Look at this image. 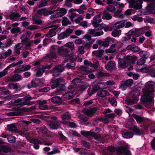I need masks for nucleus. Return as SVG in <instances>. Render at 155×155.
<instances>
[{
  "instance_id": "f257e3e1",
  "label": "nucleus",
  "mask_w": 155,
  "mask_h": 155,
  "mask_svg": "<svg viewBox=\"0 0 155 155\" xmlns=\"http://www.w3.org/2000/svg\"><path fill=\"white\" fill-rule=\"evenodd\" d=\"M155 83L152 81H149L146 83L145 86L151 88L149 89L146 88L143 91L144 95L141 97V101L145 106H147L148 103L153 104V99L152 96V94L154 91L153 88L155 85Z\"/></svg>"
},
{
  "instance_id": "f03ea898",
  "label": "nucleus",
  "mask_w": 155,
  "mask_h": 155,
  "mask_svg": "<svg viewBox=\"0 0 155 155\" xmlns=\"http://www.w3.org/2000/svg\"><path fill=\"white\" fill-rule=\"evenodd\" d=\"M23 98L24 99L20 98L15 101V103L17 104V106L18 107H20L24 105H31L35 103L34 102L28 101L33 99V98L29 95L24 97Z\"/></svg>"
},
{
  "instance_id": "7ed1b4c3",
  "label": "nucleus",
  "mask_w": 155,
  "mask_h": 155,
  "mask_svg": "<svg viewBox=\"0 0 155 155\" xmlns=\"http://www.w3.org/2000/svg\"><path fill=\"white\" fill-rule=\"evenodd\" d=\"M104 83H100L98 84H96L94 85L92 90L91 91H88V94L90 96L91 95L95 93L96 91L100 89L101 87L104 88Z\"/></svg>"
},
{
  "instance_id": "20e7f679",
  "label": "nucleus",
  "mask_w": 155,
  "mask_h": 155,
  "mask_svg": "<svg viewBox=\"0 0 155 155\" xmlns=\"http://www.w3.org/2000/svg\"><path fill=\"white\" fill-rule=\"evenodd\" d=\"M118 151L123 155H131V152L129 150L128 147L125 145L120 147L118 149Z\"/></svg>"
},
{
  "instance_id": "39448f33",
  "label": "nucleus",
  "mask_w": 155,
  "mask_h": 155,
  "mask_svg": "<svg viewBox=\"0 0 155 155\" xmlns=\"http://www.w3.org/2000/svg\"><path fill=\"white\" fill-rule=\"evenodd\" d=\"M118 66L119 68L124 69L127 67L129 65L125 60V58H119L118 61Z\"/></svg>"
},
{
  "instance_id": "423d86ee",
  "label": "nucleus",
  "mask_w": 155,
  "mask_h": 155,
  "mask_svg": "<svg viewBox=\"0 0 155 155\" xmlns=\"http://www.w3.org/2000/svg\"><path fill=\"white\" fill-rule=\"evenodd\" d=\"M41 80L40 79H36L32 80L31 83L27 85V87L28 89L32 87H36L39 86L41 82Z\"/></svg>"
},
{
  "instance_id": "0eeeda50",
  "label": "nucleus",
  "mask_w": 155,
  "mask_h": 155,
  "mask_svg": "<svg viewBox=\"0 0 155 155\" xmlns=\"http://www.w3.org/2000/svg\"><path fill=\"white\" fill-rule=\"evenodd\" d=\"M58 27V25H55L48 27V28H51L50 29L48 33L46 34V36L48 38H51L55 36L56 34V33L54 31V30L56 29Z\"/></svg>"
},
{
  "instance_id": "6e6552de",
  "label": "nucleus",
  "mask_w": 155,
  "mask_h": 155,
  "mask_svg": "<svg viewBox=\"0 0 155 155\" xmlns=\"http://www.w3.org/2000/svg\"><path fill=\"white\" fill-rule=\"evenodd\" d=\"M125 58L126 61H127L129 65L131 64L134 63L137 60L136 57L134 55H128Z\"/></svg>"
},
{
  "instance_id": "1a4fd4ad",
  "label": "nucleus",
  "mask_w": 155,
  "mask_h": 155,
  "mask_svg": "<svg viewBox=\"0 0 155 155\" xmlns=\"http://www.w3.org/2000/svg\"><path fill=\"white\" fill-rule=\"evenodd\" d=\"M64 70V68L61 66H56L54 69L53 76L55 77L58 76L59 73L62 72Z\"/></svg>"
},
{
  "instance_id": "9d476101",
  "label": "nucleus",
  "mask_w": 155,
  "mask_h": 155,
  "mask_svg": "<svg viewBox=\"0 0 155 155\" xmlns=\"http://www.w3.org/2000/svg\"><path fill=\"white\" fill-rule=\"evenodd\" d=\"M61 81V80L60 78H58L54 80L53 78L51 80V86L52 89L55 88L58 86L60 82Z\"/></svg>"
},
{
  "instance_id": "9b49d317",
  "label": "nucleus",
  "mask_w": 155,
  "mask_h": 155,
  "mask_svg": "<svg viewBox=\"0 0 155 155\" xmlns=\"http://www.w3.org/2000/svg\"><path fill=\"white\" fill-rule=\"evenodd\" d=\"M62 51L64 52H65V57H66L65 59H70V60H74L76 59L77 57L76 56L74 55L73 54H70L69 55L67 54L68 53V49L67 48L63 49Z\"/></svg>"
},
{
  "instance_id": "f8f14e48",
  "label": "nucleus",
  "mask_w": 155,
  "mask_h": 155,
  "mask_svg": "<svg viewBox=\"0 0 155 155\" xmlns=\"http://www.w3.org/2000/svg\"><path fill=\"white\" fill-rule=\"evenodd\" d=\"M11 151V148L7 146L0 145V153H7Z\"/></svg>"
},
{
  "instance_id": "ddd939ff",
  "label": "nucleus",
  "mask_w": 155,
  "mask_h": 155,
  "mask_svg": "<svg viewBox=\"0 0 155 155\" xmlns=\"http://www.w3.org/2000/svg\"><path fill=\"white\" fill-rule=\"evenodd\" d=\"M30 142L34 144L33 147L36 149H38L39 147V144L41 143V142L38 139H32L30 140Z\"/></svg>"
},
{
  "instance_id": "4468645a",
  "label": "nucleus",
  "mask_w": 155,
  "mask_h": 155,
  "mask_svg": "<svg viewBox=\"0 0 155 155\" xmlns=\"http://www.w3.org/2000/svg\"><path fill=\"white\" fill-rule=\"evenodd\" d=\"M125 24V21H122L116 22L114 25V27L117 29H119L123 27Z\"/></svg>"
},
{
  "instance_id": "2eb2a0df",
  "label": "nucleus",
  "mask_w": 155,
  "mask_h": 155,
  "mask_svg": "<svg viewBox=\"0 0 155 155\" xmlns=\"http://www.w3.org/2000/svg\"><path fill=\"white\" fill-rule=\"evenodd\" d=\"M96 109L95 108H94L90 109H86L83 110L84 114L88 116H91L96 111Z\"/></svg>"
},
{
  "instance_id": "dca6fc26",
  "label": "nucleus",
  "mask_w": 155,
  "mask_h": 155,
  "mask_svg": "<svg viewBox=\"0 0 155 155\" xmlns=\"http://www.w3.org/2000/svg\"><path fill=\"white\" fill-rule=\"evenodd\" d=\"M73 95L72 92H69L63 95L62 98L64 100H66L72 98Z\"/></svg>"
},
{
  "instance_id": "f3484780",
  "label": "nucleus",
  "mask_w": 155,
  "mask_h": 155,
  "mask_svg": "<svg viewBox=\"0 0 155 155\" xmlns=\"http://www.w3.org/2000/svg\"><path fill=\"white\" fill-rule=\"evenodd\" d=\"M62 98L59 96H55L52 97L51 101L55 104H59L61 103Z\"/></svg>"
},
{
  "instance_id": "a211bd4d",
  "label": "nucleus",
  "mask_w": 155,
  "mask_h": 155,
  "mask_svg": "<svg viewBox=\"0 0 155 155\" xmlns=\"http://www.w3.org/2000/svg\"><path fill=\"white\" fill-rule=\"evenodd\" d=\"M109 93L106 90H103L98 91L97 94L99 97H102L107 95Z\"/></svg>"
},
{
  "instance_id": "6ab92c4d",
  "label": "nucleus",
  "mask_w": 155,
  "mask_h": 155,
  "mask_svg": "<svg viewBox=\"0 0 155 155\" xmlns=\"http://www.w3.org/2000/svg\"><path fill=\"white\" fill-rule=\"evenodd\" d=\"M129 129L136 133V134L138 135H140L142 134L143 133V131L139 129L136 126H133L130 127L129 128Z\"/></svg>"
},
{
  "instance_id": "aec40b11",
  "label": "nucleus",
  "mask_w": 155,
  "mask_h": 155,
  "mask_svg": "<svg viewBox=\"0 0 155 155\" xmlns=\"http://www.w3.org/2000/svg\"><path fill=\"white\" fill-rule=\"evenodd\" d=\"M114 40V39L108 37L105 39V41L103 42L102 45L104 47H107L108 46L110 42L111 41L113 42Z\"/></svg>"
},
{
  "instance_id": "412c9836",
  "label": "nucleus",
  "mask_w": 155,
  "mask_h": 155,
  "mask_svg": "<svg viewBox=\"0 0 155 155\" xmlns=\"http://www.w3.org/2000/svg\"><path fill=\"white\" fill-rule=\"evenodd\" d=\"M117 45L116 44H112L110 47V48L108 49H107L106 50V52L107 53H113L116 51V50L114 49V48L116 47Z\"/></svg>"
},
{
  "instance_id": "4be33fe9",
  "label": "nucleus",
  "mask_w": 155,
  "mask_h": 155,
  "mask_svg": "<svg viewBox=\"0 0 155 155\" xmlns=\"http://www.w3.org/2000/svg\"><path fill=\"white\" fill-rule=\"evenodd\" d=\"M79 70L81 71L82 73L84 74H87L89 73L91 71L89 70L87 67L82 66L79 68Z\"/></svg>"
},
{
  "instance_id": "5701e85b",
  "label": "nucleus",
  "mask_w": 155,
  "mask_h": 155,
  "mask_svg": "<svg viewBox=\"0 0 155 155\" xmlns=\"http://www.w3.org/2000/svg\"><path fill=\"white\" fill-rule=\"evenodd\" d=\"M31 33L30 32H28L27 33L22 35L21 37L22 41L23 42L26 41L30 37Z\"/></svg>"
},
{
  "instance_id": "b1692460",
  "label": "nucleus",
  "mask_w": 155,
  "mask_h": 155,
  "mask_svg": "<svg viewBox=\"0 0 155 155\" xmlns=\"http://www.w3.org/2000/svg\"><path fill=\"white\" fill-rule=\"evenodd\" d=\"M93 26L96 28L97 30H101L103 29L105 26V25L104 24H98L96 23H92Z\"/></svg>"
},
{
  "instance_id": "393cba45",
  "label": "nucleus",
  "mask_w": 155,
  "mask_h": 155,
  "mask_svg": "<svg viewBox=\"0 0 155 155\" xmlns=\"http://www.w3.org/2000/svg\"><path fill=\"white\" fill-rule=\"evenodd\" d=\"M37 13L40 15L46 16L48 15V12L46 9H42L37 11Z\"/></svg>"
},
{
  "instance_id": "a878e982",
  "label": "nucleus",
  "mask_w": 155,
  "mask_h": 155,
  "mask_svg": "<svg viewBox=\"0 0 155 155\" xmlns=\"http://www.w3.org/2000/svg\"><path fill=\"white\" fill-rule=\"evenodd\" d=\"M104 51L102 50H97L92 52V54L95 55L97 57L101 58L104 52Z\"/></svg>"
},
{
  "instance_id": "bb28decb",
  "label": "nucleus",
  "mask_w": 155,
  "mask_h": 155,
  "mask_svg": "<svg viewBox=\"0 0 155 155\" xmlns=\"http://www.w3.org/2000/svg\"><path fill=\"white\" fill-rule=\"evenodd\" d=\"M20 17L19 15L17 13H14L9 16L10 19L14 21L18 20Z\"/></svg>"
},
{
  "instance_id": "cd10ccee",
  "label": "nucleus",
  "mask_w": 155,
  "mask_h": 155,
  "mask_svg": "<svg viewBox=\"0 0 155 155\" xmlns=\"http://www.w3.org/2000/svg\"><path fill=\"white\" fill-rule=\"evenodd\" d=\"M122 136L127 138H130L133 137V135L131 133L129 132H124L122 133Z\"/></svg>"
},
{
  "instance_id": "c85d7f7f",
  "label": "nucleus",
  "mask_w": 155,
  "mask_h": 155,
  "mask_svg": "<svg viewBox=\"0 0 155 155\" xmlns=\"http://www.w3.org/2000/svg\"><path fill=\"white\" fill-rule=\"evenodd\" d=\"M148 11L151 12V13H155V4L154 3H152L149 4Z\"/></svg>"
},
{
  "instance_id": "c756f323",
  "label": "nucleus",
  "mask_w": 155,
  "mask_h": 155,
  "mask_svg": "<svg viewBox=\"0 0 155 155\" xmlns=\"http://www.w3.org/2000/svg\"><path fill=\"white\" fill-rule=\"evenodd\" d=\"M115 65V62L114 61H110L107 64L106 68L107 70H111L114 68Z\"/></svg>"
},
{
  "instance_id": "7c9ffc66",
  "label": "nucleus",
  "mask_w": 155,
  "mask_h": 155,
  "mask_svg": "<svg viewBox=\"0 0 155 155\" xmlns=\"http://www.w3.org/2000/svg\"><path fill=\"white\" fill-rule=\"evenodd\" d=\"M23 63L22 61L21 60L18 62H17L16 63H13L12 64H11L9 65L4 70H5L6 71V70L9 69L11 67H14L18 64H22Z\"/></svg>"
},
{
  "instance_id": "2f4dec72",
  "label": "nucleus",
  "mask_w": 155,
  "mask_h": 155,
  "mask_svg": "<svg viewBox=\"0 0 155 155\" xmlns=\"http://www.w3.org/2000/svg\"><path fill=\"white\" fill-rule=\"evenodd\" d=\"M62 23L63 26H66L70 24L71 22L66 17H64L62 18Z\"/></svg>"
},
{
  "instance_id": "473e14b6",
  "label": "nucleus",
  "mask_w": 155,
  "mask_h": 155,
  "mask_svg": "<svg viewBox=\"0 0 155 155\" xmlns=\"http://www.w3.org/2000/svg\"><path fill=\"white\" fill-rule=\"evenodd\" d=\"M101 21V17L99 15H97L93 19L92 23L98 24Z\"/></svg>"
},
{
  "instance_id": "72a5a7b5",
  "label": "nucleus",
  "mask_w": 155,
  "mask_h": 155,
  "mask_svg": "<svg viewBox=\"0 0 155 155\" xmlns=\"http://www.w3.org/2000/svg\"><path fill=\"white\" fill-rule=\"evenodd\" d=\"M32 21L35 24H40L42 22L41 20L39 19L38 17L36 15L33 16Z\"/></svg>"
},
{
  "instance_id": "f704fd0d",
  "label": "nucleus",
  "mask_w": 155,
  "mask_h": 155,
  "mask_svg": "<svg viewBox=\"0 0 155 155\" xmlns=\"http://www.w3.org/2000/svg\"><path fill=\"white\" fill-rule=\"evenodd\" d=\"M133 117L135 118L138 123H140L142 122L144 120L143 117L137 115H134Z\"/></svg>"
},
{
  "instance_id": "c9c22d12",
  "label": "nucleus",
  "mask_w": 155,
  "mask_h": 155,
  "mask_svg": "<svg viewBox=\"0 0 155 155\" xmlns=\"http://www.w3.org/2000/svg\"><path fill=\"white\" fill-rule=\"evenodd\" d=\"M7 127L8 130L11 132H15L17 130V128L13 124L8 125Z\"/></svg>"
},
{
  "instance_id": "e433bc0d",
  "label": "nucleus",
  "mask_w": 155,
  "mask_h": 155,
  "mask_svg": "<svg viewBox=\"0 0 155 155\" xmlns=\"http://www.w3.org/2000/svg\"><path fill=\"white\" fill-rule=\"evenodd\" d=\"M22 78L21 76L19 74H16L13 75L12 79L13 81H18Z\"/></svg>"
},
{
  "instance_id": "4c0bfd02",
  "label": "nucleus",
  "mask_w": 155,
  "mask_h": 155,
  "mask_svg": "<svg viewBox=\"0 0 155 155\" xmlns=\"http://www.w3.org/2000/svg\"><path fill=\"white\" fill-rule=\"evenodd\" d=\"M61 123L63 124L68 125L69 127L71 128H74L75 127V123L71 122H67L65 121H61Z\"/></svg>"
},
{
  "instance_id": "58836bf2",
  "label": "nucleus",
  "mask_w": 155,
  "mask_h": 155,
  "mask_svg": "<svg viewBox=\"0 0 155 155\" xmlns=\"http://www.w3.org/2000/svg\"><path fill=\"white\" fill-rule=\"evenodd\" d=\"M139 55L142 57L147 58L149 56V53L146 51H141L139 52Z\"/></svg>"
},
{
  "instance_id": "ea45409f",
  "label": "nucleus",
  "mask_w": 155,
  "mask_h": 155,
  "mask_svg": "<svg viewBox=\"0 0 155 155\" xmlns=\"http://www.w3.org/2000/svg\"><path fill=\"white\" fill-rule=\"evenodd\" d=\"M128 87L126 83L124 81H121L120 84V88L122 90H125Z\"/></svg>"
},
{
  "instance_id": "a19ab883",
  "label": "nucleus",
  "mask_w": 155,
  "mask_h": 155,
  "mask_svg": "<svg viewBox=\"0 0 155 155\" xmlns=\"http://www.w3.org/2000/svg\"><path fill=\"white\" fill-rule=\"evenodd\" d=\"M114 84V83L113 81L109 80L106 82L105 84L104 83V88H106L107 87L113 85Z\"/></svg>"
},
{
  "instance_id": "79ce46f5",
  "label": "nucleus",
  "mask_w": 155,
  "mask_h": 155,
  "mask_svg": "<svg viewBox=\"0 0 155 155\" xmlns=\"http://www.w3.org/2000/svg\"><path fill=\"white\" fill-rule=\"evenodd\" d=\"M81 134L82 135L87 137L94 134V133L90 131H82L81 132Z\"/></svg>"
},
{
  "instance_id": "37998d69",
  "label": "nucleus",
  "mask_w": 155,
  "mask_h": 155,
  "mask_svg": "<svg viewBox=\"0 0 155 155\" xmlns=\"http://www.w3.org/2000/svg\"><path fill=\"white\" fill-rule=\"evenodd\" d=\"M84 64L85 65H89L90 67H97L95 64L91 63L90 61H89L87 60H85L84 61Z\"/></svg>"
},
{
  "instance_id": "c03bdc74",
  "label": "nucleus",
  "mask_w": 155,
  "mask_h": 155,
  "mask_svg": "<svg viewBox=\"0 0 155 155\" xmlns=\"http://www.w3.org/2000/svg\"><path fill=\"white\" fill-rule=\"evenodd\" d=\"M108 101L110 103L112 106H115L117 105V101L114 97L109 98Z\"/></svg>"
},
{
  "instance_id": "a18cd8bd",
  "label": "nucleus",
  "mask_w": 155,
  "mask_h": 155,
  "mask_svg": "<svg viewBox=\"0 0 155 155\" xmlns=\"http://www.w3.org/2000/svg\"><path fill=\"white\" fill-rule=\"evenodd\" d=\"M132 19L134 21H137L139 22H142L143 21V18L141 17H139L137 15H134L132 18Z\"/></svg>"
},
{
  "instance_id": "49530a36",
  "label": "nucleus",
  "mask_w": 155,
  "mask_h": 155,
  "mask_svg": "<svg viewBox=\"0 0 155 155\" xmlns=\"http://www.w3.org/2000/svg\"><path fill=\"white\" fill-rule=\"evenodd\" d=\"M106 9L108 12H114L116 9L114 6L112 5H110L106 7Z\"/></svg>"
},
{
  "instance_id": "de8ad7c7",
  "label": "nucleus",
  "mask_w": 155,
  "mask_h": 155,
  "mask_svg": "<svg viewBox=\"0 0 155 155\" xmlns=\"http://www.w3.org/2000/svg\"><path fill=\"white\" fill-rule=\"evenodd\" d=\"M68 36L65 32H62L58 35V38L59 40L63 39Z\"/></svg>"
},
{
  "instance_id": "09e8293b",
  "label": "nucleus",
  "mask_w": 155,
  "mask_h": 155,
  "mask_svg": "<svg viewBox=\"0 0 155 155\" xmlns=\"http://www.w3.org/2000/svg\"><path fill=\"white\" fill-rule=\"evenodd\" d=\"M22 46V44L21 43H19L15 45V49L18 54H19L20 53V51H18V50L20 49Z\"/></svg>"
},
{
  "instance_id": "8fccbe9b",
  "label": "nucleus",
  "mask_w": 155,
  "mask_h": 155,
  "mask_svg": "<svg viewBox=\"0 0 155 155\" xmlns=\"http://www.w3.org/2000/svg\"><path fill=\"white\" fill-rule=\"evenodd\" d=\"M56 123V122H52L51 123L49 124L51 128L52 129H57L58 127V125Z\"/></svg>"
},
{
  "instance_id": "3c124183",
  "label": "nucleus",
  "mask_w": 155,
  "mask_h": 155,
  "mask_svg": "<svg viewBox=\"0 0 155 155\" xmlns=\"http://www.w3.org/2000/svg\"><path fill=\"white\" fill-rule=\"evenodd\" d=\"M112 35L114 37L119 36L120 35V32L118 30H115L113 31L111 33Z\"/></svg>"
},
{
  "instance_id": "603ef678",
  "label": "nucleus",
  "mask_w": 155,
  "mask_h": 155,
  "mask_svg": "<svg viewBox=\"0 0 155 155\" xmlns=\"http://www.w3.org/2000/svg\"><path fill=\"white\" fill-rule=\"evenodd\" d=\"M23 71V65L21 66H20L16 67L15 70V72L16 73H19L21 71Z\"/></svg>"
},
{
  "instance_id": "864d4df0",
  "label": "nucleus",
  "mask_w": 155,
  "mask_h": 155,
  "mask_svg": "<svg viewBox=\"0 0 155 155\" xmlns=\"http://www.w3.org/2000/svg\"><path fill=\"white\" fill-rule=\"evenodd\" d=\"M88 85L87 83H84V84L80 86V91L84 90L88 86Z\"/></svg>"
},
{
  "instance_id": "5fc2aeb1",
  "label": "nucleus",
  "mask_w": 155,
  "mask_h": 155,
  "mask_svg": "<svg viewBox=\"0 0 155 155\" xmlns=\"http://www.w3.org/2000/svg\"><path fill=\"white\" fill-rule=\"evenodd\" d=\"M139 95V93L137 92H135L133 94V99L136 102H137V99Z\"/></svg>"
},
{
  "instance_id": "6e6d98bb",
  "label": "nucleus",
  "mask_w": 155,
  "mask_h": 155,
  "mask_svg": "<svg viewBox=\"0 0 155 155\" xmlns=\"http://www.w3.org/2000/svg\"><path fill=\"white\" fill-rule=\"evenodd\" d=\"M72 82L74 84H76L80 82L83 83L84 82H83V81H82L80 79L76 78L73 80Z\"/></svg>"
},
{
  "instance_id": "4d7b16f0",
  "label": "nucleus",
  "mask_w": 155,
  "mask_h": 155,
  "mask_svg": "<svg viewBox=\"0 0 155 155\" xmlns=\"http://www.w3.org/2000/svg\"><path fill=\"white\" fill-rule=\"evenodd\" d=\"M20 28L19 27H16L12 29L11 31L12 33H15L20 32Z\"/></svg>"
},
{
  "instance_id": "13d9d810",
  "label": "nucleus",
  "mask_w": 155,
  "mask_h": 155,
  "mask_svg": "<svg viewBox=\"0 0 155 155\" xmlns=\"http://www.w3.org/2000/svg\"><path fill=\"white\" fill-rule=\"evenodd\" d=\"M145 63V60L143 58L140 59L137 62V64L139 65H143Z\"/></svg>"
},
{
  "instance_id": "bf43d9fd",
  "label": "nucleus",
  "mask_w": 155,
  "mask_h": 155,
  "mask_svg": "<svg viewBox=\"0 0 155 155\" xmlns=\"http://www.w3.org/2000/svg\"><path fill=\"white\" fill-rule=\"evenodd\" d=\"M15 137L14 136H10L8 137V141L11 143L14 142L15 141Z\"/></svg>"
},
{
  "instance_id": "052dcab7",
  "label": "nucleus",
  "mask_w": 155,
  "mask_h": 155,
  "mask_svg": "<svg viewBox=\"0 0 155 155\" xmlns=\"http://www.w3.org/2000/svg\"><path fill=\"white\" fill-rule=\"evenodd\" d=\"M78 117L83 121H86L88 120V118L83 115H80L78 116Z\"/></svg>"
},
{
  "instance_id": "680f3d73",
  "label": "nucleus",
  "mask_w": 155,
  "mask_h": 155,
  "mask_svg": "<svg viewBox=\"0 0 155 155\" xmlns=\"http://www.w3.org/2000/svg\"><path fill=\"white\" fill-rule=\"evenodd\" d=\"M126 103L127 104L129 105H132L136 103L133 99H128L126 101Z\"/></svg>"
},
{
  "instance_id": "e2e57ef3",
  "label": "nucleus",
  "mask_w": 155,
  "mask_h": 155,
  "mask_svg": "<svg viewBox=\"0 0 155 155\" xmlns=\"http://www.w3.org/2000/svg\"><path fill=\"white\" fill-rule=\"evenodd\" d=\"M128 75L130 76L132 75L133 78L135 80L137 79L138 77H139V74H133L132 72L130 73L129 74H128Z\"/></svg>"
},
{
  "instance_id": "0e129e2a",
  "label": "nucleus",
  "mask_w": 155,
  "mask_h": 155,
  "mask_svg": "<svg viewBox=\"0 0 155 155\" xmlns=\"http://www.w3.org/2000/svg\"><path fill=\"white\" fill-rule=\"evenodd\" d=\"M64 46L66 47L71 48L74 47V45L72 42H70L65 44Z\"/></svg>"
},
{
  "instance_id": "69168bd1",
  "label": "nucleus",
  "mask_w": 155,
  "mask_h": 155,
  "mask_svg": "<svg viewBox=\"0 0 155 155\" xmlns=\"http://www.w3.org/2000/svg\"><path fill=\"white\" fill-rule=\"evenodd\" d=\"M72 0H66L65 2L64 5L67 7H71L72 6L71 4V2Z\"/></svg>"
},
{
  "instance_id": "338daca9",
  "label": "nucleus",
  "mask_w": 155,
  "mask_h": 155,
  "mask_svg": "<svg viewBox=\"0 0 155 155\" xmlns=\"http://www.w3.org/2000/svg\"><path fill=\"white\" fill-rule=\"evenodd\" d=\"M23 71H28L29 70L31 66L30 65H23Z\"/></svg>"
},
{
  "instance_id": "774afa93",
  "label": "nucleus",
  "mask_w": 155,
  "mask_h": 155,
  "mask_svg": "<svg viewBox=\"0 0 155 155\" xmlns=\"http://www.w3.org/2000/svg\"><path fill=\"white\" fill-rule=\"evenodd\" d=\"M151 145L152 148L155 150V137H154L151 142Z\"/></svg>"
}]
</instances>
